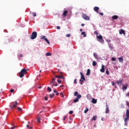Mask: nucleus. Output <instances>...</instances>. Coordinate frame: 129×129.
I'll return each mask as SVG.
<instances>
[{"mask_svg":"<svg viewBox=\"0 0 129 129\" xmlns=\"http://www.w3.org/2000/svg\"><path fill=\"white\" fill-rule=\"evenodd\" d=\"M25 74H27V70L25 69H23L19 73V77L20 78H23L25 76Z\"/></svg>","mask_w":129,"mask_h":129,"instance_id":"obj_1","label":"nucleus"},{"mask_svg":"<svg viewBox=\"0 0 129 129\" xmlns=\"http://www.w3.org/2000/svg\"><path fill=\"white\" fill-rule=\"evenodd\" d=\"M37 32L34 31L32 33L31 35H30V39L31 40H34L37 38Z\"/></svg>","mask_w":129,"mask_h":129,"instance_id":"obj_2","label":"nucleus"},{"mask_svg":"<svg viewBox=\"0 0 129 129\" xmlns=\"http://www.w3.org/2000/svg\"><path fill=\"white\" fill-rule=\"evenodd\" d=\"M96 37L98 42H100V43H103V42H104L102 35L97 36Z\"/></svg>","mask_w":129,"mask_h":129,"instance_id":"obj_3","label":"nucleus"},{"mask_svg":"<svg viewBox=\"0 0 129 129\" xmlns=\"http://www.w3.org/2000/svg\"><path fill=\"white\" fill-rule=\"evenodd\" d=\"M129 120V109H127L126 111V117L124 119V122H127Z\"/></svg>","mask_w":129,"mask_h":129,"instance_id":"obj_4","label":"nucleus"},{"mask_svg":"<svg viewBox=\"0 0 129 129\" xmlns=\"http://www.w3.org/2000/svg\"><path fill=\"white\" fill-rule=\"evenodd\" d=\"M17 104H18V102L15 101V103L13 102L11 103V105H10V108H11V109H13V108L17 107ZM12 105H13V106H12Z\"/></svg>","mask_w":129,"mask_h":129,"instance_id":"obj_5","label":"nucleus"},{"mask_svg":"<svg viewBox=\"0 0 129 129\" xmlns=\"http://www.w3.org/2000/svg\"><path fill=\"white\" fill-rule=\"evenodd\" d=\"M81 97H82L81 95H78L76 98L74 100V102H78V101H79V99L81 98Z\"/></svg>","mask_w":129,"mask_h":129,"instance_id":"obj_6","label":"nucleus"},{"mask_svg":"<svg viewBox=\"0 0 129 129\" xmlns=\"http://www.w3.org/2000/svg\"><path fill=\"white\" fill-rule=\"evenodd\" d=\"M82 18L87 21H89L90 20V17L89 16H87L86 14H83L82 16Z\"/></svg>","mask_w":129,"mask_h":129,"instance_id":"obj_7","label":"nucleus"},{"mask_svg":"<svg viewBox=\"0 0 129 129\" xmlns=\"http://www.w3.org/2000/svg\"><path fill=\"white\" fill-rule=\"evenodd\" d=\"M122 89L123 91H124V90H126L127 89V86H128V84H126L125 85H122Z\"/></svg>","mask_w":129,"mask_h":129,"instance_id":"obj_8","label":"nucleus"},{"mask_svg":"<svg viewBox=\"0 0 129 129\" xmlns=\"http://www.w3.org/2000/svg\"><path fill=\"white\" fill-rule=\"evenodd\" d=\"M55 78H58L59 79H63L64 80V76L62 75L61 76L58 75V76H54Z\"/></svg>","mask_w":129,"mask_h":129,"instance_id":"obj_9","label":"nucleus"},{"mask_svg":"<svg viewBox=\"0 0 129 129\" xmlns=\"http://www.w3.org/2000/svg\"><path fill=\"white\" fill-rule=\"evenodd\" d=\"M116 83L117 85H121L122 84V80L119 79L118 81L116 82Z\"/></svg>","mask_w":129,"mask_h":129,"instance_id":"obj_10","label":"nucleus"},{"mask_svg":"<svg viewBox=\"0 0 129 129\" xmlns=\"http://www.w3.org/2000/svg\"><path fill=\"white\" fill-rule=\"evenodd\" d=\"M100 72H101L102 73H104V72L105 71V68L104 67V65H102V68L101 69H100Z\"/></svg>","mask_w":129,"mask_h":129,"instance_id":"obj_11","label":"nucleus"},{"mask_svg":"<svg viewBox=\"0 0 129 129\" xmlns=\"http://www.w3.org/2000/svg\"><path fill=\"white\" fill-rule=\"evenodd\" d=\"M98 10H99V8H98L97 7H95L94 8V11H95V12H96V13H97V14H99V12L98 11Z\"/></svg>","mask_w":129,"mask_h":129,"instance_id":"obj_12","label":"nucleus"},{"mask_svg":"<svg viewBox=\"0 0 129 129\" xmlns=\"http://www.w3.org/2000/svg\"><path fill=\"white\" fill-rule=\"evenodd\" d=\"M119 34L120 35H122V34H123V35H125V31H124V30L123 29H120L119 30Z\"/></svg>","mask_w":129,"mask_h":129,"instance_id":"obj_13","label":"nucleus"},{"mask_svg":"<svg viewBox=\"0 0 129 129\" xmlns=\"http://www.w3.org/2000/svg\"><path fill=\"white\" fill-rule=\"evenodd\" d=\"M106 111L105 113H109V107H108V105H106Z\"/></svg>","mask_w":129,"mask_h":129,"instance_id":"obj_14","label":"nucleus"},{"mask_svg":"<svg viewBox=\"0 0 129 129\" xmlns=\"http://www.w3.org/2000/svg\"><path fill=\"white\" fill-rule=\"evenodd\" d=\"M80 75H81V79H82L83 80H85V77H84V75H83V73H82V72L80 73Z\"/></svg>","mask_w":129,"mask_h":129,"instance_id":"obj_15","label":"nucleus"},{"mask_svg":"<svg viewBox=\"0 0 129 129\" xmlns=\"http://www.w3.org/2000/svg\"><path fill=\"white\" fill-rule=\"evenodd\" d=\"M118 19V16L117 15H114L112 17V20H117Z\"/></svg>","mask_w":129,"mask_h":129,"instance_id":"obj_16","label":"nucleus"},{"mask_svg":"<svg viewBox=\"0 0 129 129\" xmlns=\"http://www.w3.org/2000/svg\"><path fill=\"white\" fill-rule=\"evenodd\" d=\"M118 59L119 61L120 62V63H122V62H123V57H119Z\"/></svg>","mask_w":129,"mask_h":129,"instance_id":"obj_17","label":"nucleus"},{"mask_svg":"<svg viewBox=\"0 0 129 129\" xmlns=\"http://www.w3.org/2000/svg\"><path fill=\"white\" fill-rule=\"evenodd\" d=\"M92 103L95 104L97 103V99H95V98H93L92 99Z\"/></svg>","mask_w":129,"mask_h":129,"instance_id":"obj_18","label":"nucleus"},{"mask_svg":"<svg viewBox=\"0 0 129 129\" xmlns=\"http://www.w3.org/2000/svg\"><path fill=\"white\" fill-rule=\"evenodd\" d=\"M67 14H68V11L66 10L63 11L62 15L64 17H66V16H67Z\"/></svg>","mask_w":129,"mask_h":129,"instance_id":"obj_19","label":"nucleus"},{"mask_svg":"<svg viewBox=\"0 0 129 129\" xmlns=\"http://www.w3.org/2000/svg\"><path fill=\"white\" fill-rule=\"evenodd\" d=\"M94 57L95 58V59H98V55H97V54L96 53L94 52L93 53Z\"/></svg>","mask_w":129,"mask_h":129,"instance_id":"obj_20","label":"nucleus"},{"mask_svg":"<svg viewBox=\"0 0 129 129\" xmlns=\"http://www.w3.org/2000/svg\"><path fill=\"white\" fill-rule=\"evenodd\" d=\"M37 122H38V123H41V117L38 116L37 117Z\"/></svg>","mask_w":129,"mask_h":129,"instance_id":"obj_21","label":"nucleus"},{"mask_svg":"<svg viewBox=\"0 0 129 129\" xmlns=\"http://www.w3.org/2000/svg\"><path fill=\"white\" fill-rule=\"evenodd\" d=\"M92 65H93V66L95 67V66H96V65H97V62H96V61L94 60V61H93Z\"/></svg>","mask_w":129,"mask_h":129,"instance_id":"obj_22","label":"nucleus"},{"mask_svg":"<svg viewBox=\"0 0 129 129\" xmlns=\"http://www.w3.org/2000/svg\"><path fill=\"white\" fill-rule=\"evenodd\" d=\"M54 96L55 94L54 93L49 94V97H50V98H53V97H54Z\"/></svg>","mask_w":129,"mask_h":129,"instance_id":"obj_23","label":"nucleus"},{"mask_svg":"<svg viewBox=\"0 0 129 129\" xmlns=\"http://www.w3.org/2000/svg\"><path fill=\"white\" fill-rule=\"evenodd\" d=\"M90 70L88 69V70H87V72L86 75H90Z\"/></svg>","mask_w":129,"mask_h":129,"instance_id":"obj_24","label":"nucleus"},{"mask_svg":"<svg viewBox=\"0 0 129 129\" xmlns=\"http://www.w3.org/2000/svg\"><path fill=\"white\" fill-rule=\"evenodd\" d=\"M44 41H45V42H46V43H47V44H50V41H49V40H48V39H47V38H44Z\"/></svg>","mask_w":129,"mask_h":129,"instance_id":"obj_25","label":"nucleus"},{"mask_svg":"<svg viewBox=\"0 0 129 129\" xmlns=\"http://www.w3.org/2000/svg\"><path fill=\"white\" fill-rule=\"evenodd\" d=\"M26 127H27V128H29V129H32V128H33V127H32V126H30V125H29V124H27V125H26Z\"/></svg>","mask_w":129,"mask_h":129,"instance_id":"obj_26","label":"nucleus"},{"mask_svg":"<svg viewBox=\"0 0 129 129\" xmlns=\"http://www.w3.org/2000/svg\"><path fill=\"white\" fill-rule=\"evenodd\" d=\"M78 95H79L78 94V92H77V91L75 92V93H74V96H78Z\"/></svg>","mask_w":129,"mask_h":129,"instance_id":"obj_27","label":"nucleus"},{"mask_svg":"<svg viewBox=\"0 0 129 129\" xmlns=\"http://www.w3.org/2000/svg\"><path fill=\"white\" fill-rule=\"evenodd\" d=\"M81 34L84 36V37H86V34H85V32H82Z\"/></svg>","mask_w":129,"mask_h":129,"instance_id":"obj_28","label":"nucleus"},{"mask_svg":"<svg viewBox=\"0 0 129 129\" xmlns=\"http://www.w3.org/2000/svg\"><path fill=\"white\" fill-rule=\"evenodd\" d=\"M89 110V109H88V108H86V109L84 111V113H87V112H88Z\"/></svg>","mask_w":129,"mask_h":129,"instance_id":"obj_29","label":"nucleus"},{"mask_svg":"<svg viewBox=\"0 0 129 129\" xmlns=\"http://www.w3.org/2000/svg\"><path fill=\"white\" fill-rule=\"evenodd\" d=\"M46 56H51V55H52V54H51V53H50V52H47V53H46Z\"/></svg>","mask_w":129,"mask_h":129,"instance_id":"obj_30","label":"nucleus"},{"mask_svg":"<svg viewBox=\"0 0 129 129\" xmlns=\"http://www.w3.org/2000/svg\"><path fill=\"white\" fill-rule=\"evenodd\" d=\"M18 110H19V111H22L23 110V109L21 107H18L17 108Z\"/></svg>","mask_w":129,"mask_h":129,"instance_id":"obj_31","label":"nucleus"},{"mask_svg":"<svg viewBox=\"0 0 129 129\" xmlns=\"http://www.w3.org/2000/svg\"><path fill=\"white\" fill-rule=\"evenodd\" d=\"M96 118H97V117L96 116H94L92 118V120H96Z\"/></svg>","mask_w":129,"mask_h":129,"instance_id":"obj_32","label":"nucleus"},{"mask_svg":"<svg viewBox=\"0 0 129 129\" xmlns=\"http://www.w3.org/2000/svg\"><path fill=\"white\" fill-rule=\"evenodd\" d=\"M47 90H48V91H49L50 92H51V91H52V89H51V88H50L49 87H47Z\"/></svg>","mask_w":129,"mask_h":129,"instance_id":"obj_33","label":"nucleus"},{"mask_svg":"<svg viewBox=\"0 0 129 129\" xmlns=\"http://www.w3.org/2000/svg\"><path fill=\"white\" fill-rule=\"evenodd\" d=\"M40 39H46V36L42 35L41 36Z\"/></svg>","mask_w":129,"mask_h":129,"instance_id":"obj_34","label":"nucleus"},{"mask_svg":"<svg viewBox=\"0 0 129 129\" xmlns=\"http://www.w3.org/2000/svg\"><path fill=\"white\" fill-rule=\"evenodd\" d=\"M116 58H115V57H112L111 58V60L112 61H116Z\"/></svg>","mask_w":129,"mask_h":129,"instance_id":"obj_35","label":"nucleus"},{"mask_svg":"<svg viewBox=\"0 0 129 129\" xmlns=\"http://www.w3.org/2000/svg\"><path fill=\"white\" fill-rule=\"evenodd\" d=\"M106 74H107V75H109V72L108 71V70H107L106 71Z\"/></svg>","mask_w":129,"mask_h":129,"instance_id":"obj_36","label":"nucleus"},{"mask_svg":"<svg viewBox=\"0 0 129 129\" xmlns=\"http://www.w3.org/2000/svg\"><path fill=\"white\" fill-rule=\"evenodd\" d=\"M67 37L68 38H70V37H71V34H67Z\"/></svg>","mask_w":129,"mask_h":129,"instance_id":"obj_37","label":"nucleus"},{"mask_svg":"<svg viewBox=\"0 0 129 129\" xmlns=\"http://www.w3.org/2000/svg\"><path fill=\"white\" fill-rule=\"evenodd\" d=\"M33 17H36L37 16V14H36V13L34 12L33 14H32Z\"/></svg>","mask_w":129,"mask_h":129,"instance_id":"obj_38","label":"nucleus"},{"mask_svg":"<svg viewBox=\"0 0 129 129\" xmlns=\"http://www.w3.org/2000/svg\"><path fill=\"white\" fill-rule=\"evenodd\" d=\"M126 104L127 106H129V102L126 101Z\"/></svg>","mask_w":129,"mask_h":129,"instance_id":"obj_39","label":"nucleus"},{"mask_svg":"<svg viewBox=\"0 0 129 129\" xmlns=\"http://www.w3.org/2000/svg\"><path fill=\"white\" fill-rule=\"evenodd\" d=\"M17 127V126H13V127H11V129H15V128H16Z\"/></svg>","mask_w":129,"mask_h":129,"instance_id":"obj_40","label":"nucleus"},{"mask_svg":"<svg viewBox=\"0 0 129 129\" xmlns=\"http://www.w3.org/2000/svg\"><path fill=\"white\" fill-rule=\"evenodd\" d=\"M57 82H58V83H59V84H61V80H57Z\"/></svg>","mask_w":129,"mask_h":129,"instance_id":"obj_41","label":"nucleus"},{"mask_svg":"<svg viewBox=\"0 0 129 129\" xmlns=\"http://www.w3.org/2000/svg\"><path fill=\"white\" fill-rule=\"evenodd\" d=\"M14 91H15V90H14V89H11L10 90V92H11V93H13V92H14Z\"/></svg>","mask_w":129,"mask_h":129,"instance_id":"obj_42","label":"nucleus"},{"mask_svg":"<svg viewBox=\"0 0 129 129\" xmlns=\"http://www.w3.org/2000/svg\"><path fill=\"white\" fill-rule=\"evenodd\" d=\"M73 113V111H70V112H69V114H72Z\"/></svg>","mask_w":129,"mask_h":129,"instance_id":"obj_43","label":"nucleus"},{"mask_svg":"<svg viewBox=\"0 0 129 129\" xmlns=\"http://www.w3.org/2000/svg\"><path fill=\"white\" fill-rule=\"evenodd\" d=\"M94 34H95V35H98V32H97V31H94Z\"/></svg>","mask_w":129,"mask_h":129,"instance_id":"obj_44","label":"nucleus"},{"mask_svg":"<svg viewBox=\"0 0 129 129\" xmlns=\"http://www.w3.org/2000/svg\"><path fill=\"white\" fill-rule=\"evenodd\" d=\"M74 83H76V84L77 83V80L76 79L74 80Z\"/></svg>","mask_w":129,"mask_h":129,"instance_id":"obj_45","label":"nucleus"},{"mask_svg":"<svg viewBox=\"0 0 129 129\" xmlns=\"http://www.w3.org/2000/svg\"><path fill=\"white\" fill-rule=\"evenodd\" d=\"M60 95L62 96V97H64V95H63V93H62V92L60 93Z\"/></svg>","mask_w":129,"mask_h":129,"instance_id":"obj_46","label":"nucleus"},{"mask_svg":"<svg viewBox=\"0 0 129 129\" xmlns=\"http://www.w3.org/2000/svg\"><path fill=\"white\" fill-rule=\"evenodd\" d=\"M56 29H57V30H60V26H57Z\"/></svg>","mask_w":129,"mask_h":129,"instance_id":"obj_47","label":"nucleus"},{"mask_svg":"<svg viewBox=\"0 0 129 129\" xmlns=\"http://www.w3.org/2000/svg\"><path fill=\"white\" fill-rule=\"evenodd\" d=\"M67 116H64L63 117V120H65V119H66V118H67Z\"/></svg>","mask_w":129,"mask_h":129,"instance_id":"obj_48","label":"nucleus"},{"mask_svg":"<svg viewBox=\"0 0 129 129\" xmlns=\"http://www.w3.org/2000/svg\"><path fill=\"white\" fill-rule=\"evenodd\" d=\"M44 99H45V100L47 101V100H48V98L47 97H45Z\"/></svg>","mask_w":129,"mask_h":129,"instance_id":"obj_49","label":"nucleus"},{"mask_svg":"<svg viewBox=\"0 0 129 129\" xmlns=\"http://www.w3.org/2000/svg\"><path fill=\"white\" fill-rule=\"evenodd\" d=\"M52 83H55V82H54V81L50 82V85H51V84H52Z\"/></svg>","mask_w":129,"mask_h":129,"instance_id":"obj_50","label":"nucleus"},{"mask_svg":"<svg viewBox=\"0 0 129 129\" xmlns=\"http://www.w3.org/2000/svg\"><path fill=\"white\" fill-rule=\"evenodd\" d=\"M112 86H114V85H115V84L114 83V82L112 83Z\"/></svg>","mask_w":129,"mask_h":129,"instance_id":"obj_51","label":"nucleus"},{"mask_svg":"<svg viewBox=\"0 0 129 129\" xmlns=\"http://www.w3.org/2000/svg\"><path fill=\"white\" fill-rule=\"evenodd\" d=\"M99 15H100V16H103V13H100Z\"/></svg>","mask_w":129,"mask_h":129,"instance_id":"obj_52","label":"nucleus"},{"mask_svg":"<svg viewBox=\"0 0 129 129\" xmlns=\"http://www.w3.org/2000/svg\"><path fill=\"white\" fill-rule=\"evenodd\" d=\"M84 81V80H82L81 79V80H80V82H83Z\"/></svg>","mask_w":129,"mask_h":129,"instance_id":"obj_53","label":"nucleus"},{"mask_svg":"<svg viewBox=\"0 0 129 129\" xmlns=\"http://www.w3.org/2000/svg\"><path fill=\"white\" fill-rule=\"evenodd\" d=\"M54 86H55V84H53L52 85V86H51L52 88H53V87H54Z\"/></svg>","mask_w":129,"mask_h":129,"instance_id":"obj_54","label":"nucleus"},{"mask_svg":"<svg viewBox=\"0 0 129 129\" xmlns=\"http://www.w3.org/2000/svg\"><path fill=\"white\" fill-rule=\"evenodd\" d=\"M81 26H82V27H84V26H85V25L84 24L82 23L81 24Z\"/></svg>","mask_w":129,"mask_h":129,"instance_id":"obj_55","label":"nucleus"},{"mask_svg":"<svg viewBox=\"0 0 129 129\" xmlns=\"http://www.w3.org/2000/svg\"><path fill=\"white\" fill-rule=\"evenodd\" d=\"M55 80H56V79H55V78H52V81H55Z\"/></svg>","mask_w":129,"mask_h":129,"instance_id":"obj_56","label":"nucleus"},{"mask_svg":"<svg viewBox=\"0 0 129 129\" xmlns=\"http://www.w3.org/2000/svg\"><path fill=\"white\" fill-rule=\"evenodd\" d=\"M20 57L21 58H22V57H23V54H20Z\"/></svg>","mask_w":129,"mask_h":129,"instance_id":"obj_57","label":"nucleus"},{"mask_svg":"<svg viewBox=\"0 0 129 129\" xmlns=\"http://www.w3.org/2000/svg\"><path fill=\"white\" fill-rule=\"evenodd\" d=\"M53 92H54V93H56L57 92V91L54 90H53Z\"/></svg>","mask_w":129,"mask_h":129,"instance_id":"obj_58","label":"nucleus"},{"mask_svg":"<svg viewBox=\"0 0 129 129\" xmlns=\"http://www.w3.org/2000/svg\"><path fill=\"white\" fill-rule=\"evenodd\" d=\"M56 95H59V93L56 92Z\"/></svg>","mask_w":129,"mask_h":129,"instance_id":"obj_59","label":"nucleus"},{"mask_svg":"<svg viewBox=\"0 0 129 129\" xmlns=\"http://www.w3.org/2000/svg\"><path fill=\"white\" fill-rule=\"evenodd\" d=\"M54 86H58V84H54Z\"/></svg>","mask_w":129,"mask_h":129,"instance_id":"obj_60","label":"nucleus"},{"mask_svg":"<svg viewBox=\"0 0 129 129\" xmlns=\"http://www.w3.org/2000/svg\"><path fill=\"white\" fill-rule=\"evenodd\" d=\"M25 70H26V72H28V71H29V69H25Z\"/></svg>","mask_w":129,"mask_h":129,"instance_id":"obj_61","label":"nucleus"},{"mask_svg":"<svg viewBox=\"0 0 129 129\" xmlns=\"http://www.w3.org/2000/svg\"><path fill=\"white\" fill-rule=\"evenodd\" d=\"M80 32H82V31H83V30L82 29H81L80 30Z\"/></svg>","mask_w":129,"mask_h":129,"instance_id":"obj_62","label":"nucleus"},{"mask_svg":"<svg viewBox=\"0 0 129 129\" xmlns=\"http://www.w3.org/2000/svg\"><path fill=\"white\" fill-rule=\"evenodd\" d=\"M38 88H39V89H41V88H42V87H41V86H39V87H38Z\"/></svg>","mask_w":129,"mask_h":129,"instance_id":"obj_63","label":"nucleus"},{"mask_svg":"<svg viewBox=\"0 0 129 129\" xmlns=\"http://www.w3.org/2000/svg\"><path fill=\"white\" fill-rule=\"evenodd\" d=\"M101 120L103 121V120H104V119L103 118H102Z\"/></svg>","mask_w":129,"mask_h":129,"instance_id":"obj_64","label":"nucleus"}]
</instances>
